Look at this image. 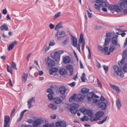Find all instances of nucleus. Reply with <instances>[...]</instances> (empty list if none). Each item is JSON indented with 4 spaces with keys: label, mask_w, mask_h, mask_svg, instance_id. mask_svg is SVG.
<instances>
[{
    "label": "nucleus",
    "mask_w": 127,
    "mask_h": 127,
    "mask_svg": "<svg viewBox=\"0 0 127 127\" xmlns=\"http://www.w3.org/2000/svg\"><path fill=\"white\" fill-rule=\"evenodd\" d=\"M63 50H59L55 52L52 53L51 54V57L57 62H59L61 55L64 53Z\"/></svg>",
    "instance_id": "obj_1"
},
{
    "label": "nucleus",
    "mask_w": 127,
    "mask_h": 127,
    "mask_svg": "<svg viewBox=\"0 0 127 127\" xmlns=\"http://www.w3.org/2000/svg\"><path fill=\"white\" fill-rule=\"evenodd\" d=\"M104 114V112L102 111H99L97 112L95 114V118L93 117H91L90 120L92 122L94 121H96L98 120H100Z\"/></svg>",
    "instance_id": "obj_2"
},
{
    "label": "nucleus",
    "mask_w": 127,
    "mask_h": 127,
    "mask_svg": "<svg viewBox=\"0 0 127 127\" xmlns=\"http://www.w3.org/2000/svg\"><path fill=\"white\" fill-rule=\"evenodd\" d=\"M122 2L120 5L121 9L124 10L123 13L125 14H127V0H121Z\"/></svg>",
    "instance_id": "obj_3"
},
{
    "label": "nucleus",
    "mask_w": 127,
    "mask_h": 127,
    "mask_svg": "<svg viewBox=\"0 0 127 127\" xmlns=\"http://www.w3.org/2000/svg\"><path fill=\"white\" fill-rule=\"evenodd\" d=\"M114 70V71L116 73L118 76H120V77L122 78L124 77V75L121 70V68H119L118 66L115 65L113 66Z\"/></svg>",
    "instance_id": "obj_4"
},
{
    "label": "nucleus",
    "mask_w": 127,
    "mask_h": 127,
    "mask_svg": "<svg viewBox=\"0 0 127 127\" xmlns=\"http://www.w3.org/2000/svg\"><path fill=\"white\" fill-rule=\"evenodd\" d=\"M78 105L76 103H73L70 109V110L72 114H75L77 111Z\"/></svg>",
    "instance_id": "obj_5"
},
{
    "label": "nucleus",
    "mask_w": 127,
    "mask_h": 127,
    "mask_svg": "<svg viewBox=\"0 0 127 127\" xmlns=\"http://www.w3.org/2000/svg\"><path fill=\"white\" fill-rule=\"evenodd\" d=\"M127 60V51H125L123 53L122 58V60L118 62V64L120 66H121L125 62V59Z\"/></svg>",
    "instance_id": "obj_6"
},
{
    "label": "nucleus",
    "mask_w": 127,
    "mask_h": 127,
    "mask_svg": "<svg viewBox=\"0 0 127 127\" xmlns=\"http://www.w3.org/2000/svg\"><path fill=\"white\" fill-rule=\"evenodd\" d=\"M10 118L8 116H5L4 120V125L3 127H7L10 121Z\"/></svg>",
    "instance_id": "obj_7"
},
{
    "label": "nucleus",
    "mask_w": 127,
    "mask_h": 127,
    "mask_svg": "<svg viewBox=\"0 0 127 127\" xmlns=\"http://www.w3.org/2000/svg\"><path fill=\"white\" fill-rule=\"evenodd\" d=\"M69 34L72 37L71 39V44L74 47H77V41L76 38L73 36L70 33Z\"/></svg>",
    "instance_id": "obj_8"
},
{
    "label": "nucleus",
    "mask_w": 127,
    "mask_h": 127,
    "mask_svg": "<svg viewBox=\"0 0 127 127\" xmlns=\"http://www.w3.org/2000/svg\"><path fill=\"white\" fill-rule=\"evenodd\" d=\"M27 102L28 107L29 109H30L33 106V105H32V103H35V100L34 98V97H32V98L29 99L27 101Z\"/></svg>",
    "instance_id": "obj_9"
},
{
    "label": "nucleus",
    "mask_w": 127,
    "mask_h": 127,
    "mask_svg": "<svg viewBox=\"0 0 127 127\" xmlns=\"http://www.w3.org/2000/svg\"><path fill=\"white\" fill-rule=\"evenodd\" d=\"M66 68L67 70H69V72L70 73V75H72L73 73V70L72 66L71 65L68 64L66 65Z\"/></svg>",
    "instance_id": "obj_10"
},
{
    "label": "nucleus",
    "mask_w": 127,
    "mask_h": 127,
    "mask_svg": "<svg viewBox=\"0 0 127 127\" xmlns=\"http://www.w3.org/2000/svg\"><path fill=\"white\" fill-rule=\"evenodd\" d=\"M67 89L64 86H61L59 89V91L61 94H64L66 93Z\"/></svg>",
    "instance_id": "obj_11"
},
{
    "label": "nucleus",
    "mask_w": 127,
    "mask_h": 127,
    "mask_svg": "<svg viewBox=\"0 0 127 127\" xmlns=\"http://www.w3.org/2000/svg\"><path fill=\"white\" fill-rule=\"evenodd\" d=\"M98 106L99 107L103 110H105L107 107L106 104L103 102H100L98 104Z\"/></svg>",
    "instance_id": "obj_12"
},
{
    "label": "nucleus",
    "mask_w": 127,
    "mask_h": 127,
    "mask_svg": "<svg viewBox=\"0 0 127 127\" xmlns=\"http://www.w3.org/2000/svg\"><path fill=\"white\" fill-rule=\"evenodd\" d=\"M63 62L65 64H68L70 63L71 59L68 56H66L64 57L63 59Z\"/></svg>",
    "instance_id": "obj_13"
},
{
    "label": "nucleus",
    "mask_w": 127,
    "mask_h": 127,
    "mask_svg": "<svg viewBox=\"0 0 127 127\" xmlns=\"http://www.w3.org/2000/svg\"><path fill=\"white\" fill-rule=\"evenodd\" d=\"M110 86L111 88H112L118 94L120 93V89L118 86H115L114 85L110 84Z\"/></svg>",
    "instance_id": "obj_14"
},
{
    "label": "nucleus",
    "mask_w": 127,
    "mask_h": 127,
    "mask_svg": "<svg viewBox=\"0 0 127 127\" xmlns=\"http://www.w3.org/2000/svg\"><path fill=\"white\" fill-rule=\"evenodd\" d=\"M28 77V74L25 73H23V75L22 76V81L24 82V83H25L27 80Z\"/></svg>",
    "instance_id": "obj_15"
},
{
    "label": "nucleus",
    "mask_w": 127,
    "mask_h": 127,
    "mask_svg": "<svg viewBox=\"0 0 127 127\" xmlns=\"http://www.w3.org/2000/svg\"><path fill=\"white\" fill-rule=\"evenodd\" d=\"M118 36L117 35L116 36L113 37L112 38V43L113 45H116L118 44V40H117Z\"/></svg>",
    "instance_id": "obj_16"
},
{
    "label": "nucleus",
    "mask_w": 127,
    "mask_h": 127,
    "mask_svg": "<svg viewBox=\"0 0 127 127\" xmlns=\"http://www.w3.org/2000/svg\"><path fill=\"white\" fill-rule=\"evenodd\" d=\"M85 96V94L82 93H80L78 95L77 98L79 100L82 101L83 100Z\"/></svg>",
    "instance_id": "obj_17"
},
{
    "label": "nucleus",
    "mask_w": 127,
    "mask_h": 127,
    "mask_svg": "<svg viewBox=\"0 0 127 127\" xmlns=\"http://www.w3.org/2000/svg\"><path fill=\"white\" fill-rule=\"evenodd\" d=\"M41 124V120L40 119H38L34 121L33 124L34 126H37Z\"/></svg>",
    "instance_id": "obj_18"
},
{
    "label": "nucleus",
    "mask_w": 127,
    "mask_h": 127,
    "mask_svg": "<svg viewBox=\"0 0 127 127\" xmlns=\"http://www.w3.org/2000/svg\"><path fill=\"white\" fill-rule=\"evenodd\" d=\"M54 102L56 104H59L61 103L62 102V100L59 98L55 97L53 99Z\"/></svg>",
    "instance_id": "obj_19"
},
{
    "label": "nucleus",
    "mask_w": 127,
    "mask_h": 127,
    "mask_svg": "<svg viewBox=\"0 0 127 127\" xmlns=\"http://www.w3.org/2000/svg\"><path fill=\"white\" fill-rule=\"evenodd\" d=\"M116 105L117 109L119 110H120L122 106L121 102L119 98H118L116 101Z\"/></svg>",
    "instance_id": "obj_20"
},
{
    "label": "nucleus",
    "mask_w": 127,
    "mask_h": 127,
    "mask_svg": "<svg viewBox=\"0 0 127 127\" xmlns=\"http://www.w3.org/2000/svg\"><path fill=\"white\" fill-rule=\"evenodd\" d=\"M58 69L57 68H53L50 69L49 70V74L51 75L53 74V73H55L57 72Z\"/></svg>",
    "instance_id": "obj_21"
},
{
    "label": "nucleus",
    "mask_w": 127,
    "mask_h": 127,
    "mask_svg": "<svg viewBox=\"0 0 127 127\" xmlns=\"http://www.w3.org/2000/svg\"><path fill=\"white\" fill-rule=\"evenodd\" d=\"M0 29L1 31H3L4 30L6 31L9 30L8 27L7 26L6 24L5 23L1 26L0 27Z\"/></svg>",
    "instance_id": "obj_22"
},
{
    "label": "nucleus",
    "mask_w": 127,
    "mask_h": 127,
    "mask_svg": "<svg viewBox=\"0 0 127 127\" xmlns=\"http://www.w3.org/2000/svg\"><path fill=\"white\" fill-rule=\"evenodd\" d=\"M27 111V110H25L21 112L20 115V117L17 120V122H20L21 120L24 113Z\"/></svg>",
    "instance_id": "obj_23"
},
{
    "label": "nucleus",
    "mask_w": 127,
    "mask_h": 127,
    "mask_svg": "<svg viewBox=\"0 0 127 127\" xmlns=\"http://www.w3.org/2000/svg\"><path fill=\"white\" fill-rule=\"evenodd\" d=\"M59 72L61 75H64L66 74V72L64 68H62L59 69Z\"/></svg>",
    "instance_id": "obj_24"
},
{
    "label": "nucleus",
    "mask_w": 127,
    "mask_h": 127,
    "mask_svg": "<svg viewBox=\"0 0 127 127\" xmlns=\"http://www.w3.org/2000/svg\"><path fill=\"white\" fill-rule=\"evenodd\" d=\"M55 65V62L53 60H50L48 64V66L49 67H51Z\"/></svg>",
    "instance_id": "obj_25"
},
{
    "label": "nucleus",
    "mask_w": 127,
    "mask_h": 127,
    "mask_svg": "<svg viewBox=\"0 0 127 127\" xmlns=\"http://www.w3.org/2000/svg\"><path fill=\"white\" fill-rule=\"evenodd\" d=\"M63 26L62 23H60L57 25L55 28V30L56 31H57L59 29L63 28Z\"/></svg>",
    "instance_id": "obj_26"
},
{
    "label": "nucleus",
    "mask_w": 127,
    "mask_h": 127,
    "mask_svg": "<svg viewBox=\"0 0 127 127\" xmlns=\"http://www.w3.org/2000/svg\"><path fill=\"white\" fill-rule=\"evenodd\" d=\"M59 31L56 33L55 37H57L58 35H62L65 34V32L64 31H61L59 32Z\"/></svg>",
    "instance_id": "obj_27"
},
{
    "label": "nucleus",
    "mask_w": 127,
    "mask_h": 127,
    "mask_svg": "<svg viewBox=\"0 0 127 127\" xmlns=\"http://www.w3.org/2000/svg\"><path fill=\"white\" fill-rule=\"evenodd\" d=\"M81 91L82 94H84L88 93L89 91V90L86 88H83L81 89Z\"/></svg>",
    "instance_id": "obj_28"
},
{
    "label": "nucleus",
    "mask_w": 127,
    "mask_h": 127,
    "mask_svg": "<svg viewBox=\"0 0 127 127\" xmlns=\"http://www.w3.org/2000/svg\"><path fill=\"white\" fill-rule=\"evenodd\" d=\"M110 39V38H106L105 39V43L103 46H105L108 45L109 44Z\"/></svg>",
    "instance_id": "obj_29"
},
{
    "label": "nucleus",
    "mask_w": 127,
    "mask_h": 127,
    "mask_svg": "<svg viewBox=\"0 0 127 127\" xmlns=\"http://www.w3.org/2000/svg\"><path fill=\"white\" fill-rule=\"evenodd\" d=\"M87 113L88 115L91 117H93V113L92 111L91 110H87Z\"/></svg>",
    "instance_id": "obj_30"
},
{
    "label": "nucleus",
    "mask_w": 127,
    "mask_h": 127,
    "mask_svg": "<svg viewBox=\"0 0 127 127\" xmlns=\"http://www.w3.org/2000/svg\"><path fill=\"white\" fill-rule=\"evenodd\" d=\"M48 106L49 108L53 110H56L57 108V107L53 104H49L48 105Z\"/></svg>",
    "instance_id": "obj_31"
},
{
    "label": "nucleus",
    "mask_w": 127,
    "mask_h": 127,
    "mask_svg": "<svg viewBox=\"0 0 127 127\" xmlns=\"http://www.w3.org/2000/svg\"><path fill=\"white\" fill-rule=\"evenodd\" d=\"M94 103L96 104V105H98L100 103V99H94L93 100Z\"/></svg>",
    "instance_id": "obj_32"
},
{
    "label": "nucleus",
    "mask_w": 127,
    "mask_h": 127,
    "mask_svg": "<svg viewBox=\"0 0 127 127\" xmlns=\"http://www.w3.org/2000/svg\"><path fill=\"white\" fill-rule=\"evenodd\" d=\"M76 94H74L73 95L69 98V101L70 102H73V100H75L76 98Z\"/></svg>",
    "instance_id": "obj_33"
},
{
    "label": "nucleus",
    "mask_w": 127,
    "mask_h": 127,
    "mask_svg": "<svg viewBox=\"0 0 127 127\" xmlns=\"http://www.w3.org/2000/svg\"><path fill=\"white\" fill-rule=\"evenodd\" d=\"M83 35L82 33L80 34V36L79 39V42L80 43H81L83 42Z\"/></svg>",
    "instance_id": "obj_34"
},
{
    "label": "nucleus",
    "mask_w": 127,
    "mask_h": 127,
    "mask_svg": "<svg viewBox=\"0 0 127 127\" xmlns=\"http://www.w3.org/2000/svg\"><path fill=\"white\" fill-rule=\"evenodd\" d=\"M89 120L88 117L85 115L81 119V121L82 122L84 121H87Z\"/></svg>",
    "instance_id": "obj_35"
},
{
    "label": "nucleus",
    "mask_w": 127,
    "mask_h": 127,
    "mask_svg": "<svg viewBox=\"0 0 127 127\" xmlns=\"http://www.w3.org/2000/svg\"><path fill=\"white\" fill-rule=\"evenodd\" d=\"M14 47V45L13 44H10L7 48V50L8 51L12 50L13 49Z\"/></svg>",
    "instance_id": "obj_36"
},
{
    "label": "nucleus",
    "mask_w": 127,
    "mask_h": 127,
    "mask_svg": "<svg viewBox=\"0 0 127 127\" xmlns=\"http://www.w3.org/2000/svg\"><path fill=\"white\" fill-rule=\"evenodd\" d=\"M61 12H59L55 14L54 17V19L55 20L60 16Z\"/></svg>",
    "instance_id": "obj_37"
},
{
    "label": "nucleus",
    "mask_w": 127,
    "mask_h": 127,
    "mask_svg": "<svg viewBox=\"0 0 127 127\" xmlns=\"http://www.w3.org/2000/svg\"><path fill=\"white\" fill-rule=\"evenodd\" d=\"M54 94H49L48 95V99L50 101L52 100L53 99V95Z\"/></svg>",
    "instance_id": "obj_38"
},
{
    "label": "nucleus",
    "mask_w": 127,
    "mask_h": 127,
    "mask_svg": "<svg viewBox=\"0 0 127 127\" xmlns=\"http://www.w3.org/2000/svg\"><path fill=\"white\" fill-rule=\"evenodd\" d=\"M85 76L86 75L85 73H83L82 75V76L81 77V80H82V82H85Z\"/></svg>",
    "instance_id": "obj_39"
},
{
    "label": "nucleus",
    "mask_w": 127,
    "mask_h": 127,
    "mask_svg": "<svg viewBox=\"0 0 127 127\" xmlns=\"http://www.w3.org/2000/svg\"><path fill=\"white\" fill-rule=\"evenodd\" d=\"M107 117V116L105 117L103 120L101 121H99V122H98V124H103L106 121Z\"/></svg>",
    "instance_id": "obj_40"
},
{
    "label": "nucleus",
    "mask_w": 127,
    "mask_h": 127,
    "mask_svg": "<svg viewBox=\"0 0 127 127\" xmlns=\"http://www.w3.org/2000/svg\"><path fill=\"white\" fill-rule=\"evenodd\" d=\"M16 64L15 63L12 62L11 64V66L14 69L16 70H17V68L16 67Z\"/></svg>",
    "instance_id": "obj_41"
},
{
    "label": "nucleus",
    "mask_w": 127,
    "mask_h": 127,
    "mask_svg": "<svg viewBox=\"0 0 127 127\" xmlns=\"http://www.w3.org/2000/svg\"><path fill=\"white\" fill-rule=\"evenodd\" d=\"M101 6L103 7H107V5L105 2L103 1L100 4Z\"/></svg>",
    "instance_id": "obj_42"
},
{
    "label": "nucleus",
    "mask_w": 127,
    "mask_h": 127,
    "mask_svg": "<svg viewBox=\"0 0 127 127\" xmlns=\"http://www.w3.org/2000/svg\"><path fill=\"white\" fill-rule=\"evenodd\" d=\"M103 68L104 69L105 71V73H106L108 70V68L107 66L104 65L103 66Z\"/></svg>",
    "instance_id": "obj_43"
},
{
    "label": "nucleus",
    "mask_w": 127,
    "mask_h": 127,
    "mask_svg": "<svg viewBox=\"0 0 127 127\" xmlns=\"http://www.w3.org/2000/svg\"><path fill=\"white\" fill-rule=\"evenodd\" d=\"M7 71L8 72L10 73L11 74H12V68L8 65H7Z\"/></svg>",
    "instance_id": "obj_44"
},
{
    "label": "nucleus",
    "mask_w": 127,
    "mask_h": 127,
    "mask_svg": "<svg viewBox=\"0 0 127 127\" xmlns=\"http://www.w3.org/2000/svg\"><path fill=\"white\" fill-rule=\"evenodd\" d=\"M113 7L116 11L119 12L120 11V7L118 6L115 5L113 6Z\"/></svg>",
    "instance_id": "obj_45"
},
{
    "label": "nucleus",
    "mask_w": 127,
    "mask_h": 127,
    "mask_svg": "<svg viewBox=\"0 0 127 127\" xmlns=\"http://www.w3.org/2000/svg\"><path fill=\"white\" fill-rule=\"evenodd\" d=\"M123 69L125 72H127V63L124 64L123 67Z\"/></svg>",
    "instance_id": "obj_46"
},
{
    "label": "nucleus",
    "mask_w": 127,
    "mask_h": 127,
    "mask_svg": "<svg viewBox=\"0 0 127 127\" xmlns=\"http://www.w3.org/2000/svg\"><path fill=\"white\" fill-rule=\"evenodd\" d=\"M62 123L61 121L60 122H56V125L57 127H62L61 124Z\"/></svg>",
    "instance_id": "obj_47"
},
{
    "label": "nucleus",
    "mask_w": 127,
    "mask_h": 127,
    "mask_svg": "<svg viewBox=\"0 0 127 127\" xmlns=\"http://www.w3.org/2000/svg\"><path fill=\"white\" fill-rule=\"evenodd\" d=\"M47 93H49L50 94H54V93L52 90L51 89L48 88L47 90Z\"/></svg>",
    "instance_id": "obj_48"
},
{
    "label": "nucleus",
    "mask_w": 127,
    "mask_h": 127,
    "mask_svg": "<svg viewBox=\"0 0 127 127\" xmlns=\"http://www.w3.org/2000/svg\"><path fill=\"white\" fill-rule=\"evenodd\" d=\"M100 4L97 5L96 4H95L94 6V7L96 9L98 10H99L100 9Z\"/></svg>",
    "instance_id": "obj_49"
},
{
    "label": "nucleus",
    "mask_w": 127,
    "mask_h": 127,
    "mask_svg": "<svg viewBox=\"0 0 127 127\" xmlns=\"http://www.w3.org/2000/svg\"><path fill=\"white\" fill-rule=\"evenodd\" d=\"M108 47L106 46L105 47L103 48V49L102 50V52H105L108 51Z\"/></svg>",
    "instance_id": "obj_50"
},
{
    "label": "nucleus",
    "mask_w": 127,
    "mask_h": 127,
    "mask_svg": "<svg viewBox=\"0 0 127 127\" xmlns=\"http://www.w3.org/2000/svg\"><path fill=\"white\" fill-rule=\"evenodd\" d=\"M49 26L50 27V29H53L54 28L55 25H53L51 23L49 24Z\"/></svg>",
    "instance_id": "obj_51"
},
{
    "label": "nucleus",
    "mask_w": 127,
    "mask_h": 127,
    "mask_svg": "<svg viewBox=\"0 0 127 127\" xmlns=\"http://www.w3.org/2000/svg\"><path fill=\"white\" fill-rule=\"evenodd\" d=\"M61 122L62 124H61V125L62 127H65L66 126V123L65 122H63L61 121Z\"/></svg>",
    "instance_id": "obj_52"
},
{
    "label": "nucleus",
    "mask_w": 127,
    "mask_h": 127,
    "mask_svg": "<svg viewBox=\"0 0 127 127\" xmlns=\"http://www.w3.org/2000/svg\"><path fill=\"white\" fill-rule=\"evenodd\" d=\"M62 95H61L60 97L61 98L64 100L66 98V96L65 94H62Z\"/></svg>",
    "instance_id": "obj_53"
},
{
    "label": "nucleus",
    "mask_w": 127,
    "mask_h": 127,
    "mask_svg": "<svg viewBox=\"0 0 127 127\" xmlns=\"http://www.w3.org/2000/svg\"><path fill=\"white\" fill-rule=\"evenodd\" d=\"M115 47H111L110 48L109 50L110 52H112L113 51Z\"/></svg>",
    "instance_id": "obj_54"
},
{
    "label": "nucleus",
    "mask_w": 127,
    "mask_h": 127,
    "mask_svg": "<svg viewBox=\"0 0 127 127\" xmlns=\"http://www.w3.org/2000/svg\"><path fill=\"white\" fill-rule=\"evenodd\" d=\"M87 11L88 12V17L90 18H91L92 17V14L89 12L88 11Z\"/></svg>",
    "instance_id": "obj_55"
},
{
    "label": "nucleus",
    "mask_w": 127,
    "mask_h": 127,
    "mask_svg": "<svg viewBox=\"0 0 127 127\" xmlns=\"http://www.w3.org/2000/svg\"><path fill=\"white\" fill-rule=\"evenodd\" d=\"M127 45V37L126 38L125 40V42L124 43L123 45V47L124 48H125Z\"/></svg>",
    "instance_id": "obj_56"
},
{
    "label": "nucleus",
    "mask_w": 127,
    "mask_h": 127,
    "mask_svg": "<svg viewBox=\"0 0 127 127\" xmlns=\"http://www.w3.org/2000/svg\"><path fill=\"white\" fill-rule=\"evenodd\" d=\"M68 42V40L67 39H66V40H65L62 43V44L63 45H64L66 44Z\"/></svg>",
    "instance_id": "obj_57"
},
{
    "label": "nucleus",
    "mask_w": 127,
    "mask_h": 127,
    "mask_svg": "<svg viewBox=\"0 0 127 127\" xmlns=\"http://www.w3.org/2000/svg\"><path fill=\"white\" fill-rule=\"evenodd\" d=\"M96 62L97 63V66L98 68H100L101 67V65L100 63H99L97 60H96Z\"/></svg>",
    "instance_id": "obj_58"
},
{
    "label": "nucleus",
    "mask_w": 127,
    "mask_h": 127,
    "mask_svg": "<svg viewBox=\"0 0 127 127\" xmlns=\"http://www.w3.org/2000/svg\"><path fill=\"white\" fill-rule=\"evenodd\" d=\"M97 83L98 85L101 88L102 87V85L98 79H97Z\"/></svg>",
    "instance_id": "obj_59"
},
{
    "label": "nucleus",
    "mask_w": 127,
    "mask_h": 127,
    "mask_svg": "<svg viewBox=\"0 0 127 127\" xmlns=\"http://www.w3.org/2000/svg\"><path fill=\"white\" fill-rule=\"evenodd\" d=\"M80 111L84 114V113L85 112L86 110L84 109V108H81L80 110Z\"/></svg>",
    "instance_id": "obj_60"
},
{
    "label": "nucleus",
    "mask_w": 127,
    "mask_h": 127,
    "mask_svg": "<svg viewBox=\"0 0 127 127\" xmlns=\"http://www.w3.org/2000/svg\"><path fill=\"white\" fill-rule=\"evenodd\" d=\"M93 97V95H92L90 97H88L87 98V100L88 101H91Z\"/></svg>",
    "instance_id": "obj_61"
},
{
    "label": "nucleus",
    "mask_w": 127,
    "mask_h": 127,
    "mask_svg": "<svg viewBox=\"0 0 127 127\" xmlns=\"http://www.w3.org/2000/svg\"><path fill=\"white\" fill-rule=\"evenodd\" d=\"M55 44V43L54 42H50L49 43V46H53Z\"/></svg>",
    "instance_id": "obj_62"
},
{
    "label": "nucleus",
    "mask_w": 127,
    "mask_h": 127,
    "mask_svg": "<svg viewBox=\"0 0 127 127\" xmlns=\"http://www.w3.org/2000/svg\"><path fill=\"white\" fill-rule=\"evenodd\" d=\"M68 85L71 86L72 87L74 86L75 85V82H73L69 84Z\"/></svg>",
    "instance_id": "obj_63"
},
{
    "label": "nucleus",
    "mask_w": 127,
    "mask_h": 127,
    "mask_svg": "<svg viewBox=\"0 0 127 127\" xmlns=\"http://www.w3.org/2000/svg\"><path fill=\"white\" fill-rule=\"evenodd\" d=\"M27 122L30 124H32V122L33 121L31 119H29L27 121Z\"/></svg>",
    "instance_id": "obj_64"
}]
</instances>
